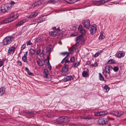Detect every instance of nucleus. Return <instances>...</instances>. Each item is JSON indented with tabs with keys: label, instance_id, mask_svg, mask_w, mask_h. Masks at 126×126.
<instances>
[{
	"label": "nucleus",
	"instance_id": "3c124183",
	"mask_svg": "<svg viewBox=\"0 0 126 126\" xmlns=\"http://www.w3.org/2000/svg\"><path fill=\"white\" fill-rule=\"evenodd\" d=\"M25 47H26V44H24L22 45V46L21 47V50H22L24 49L25 48Z\"/></svg>",
	"mask_w": 126,
	"mask_h": 126
},
{
	"label": "nucleus",
	"instance_id": "f3484780",
	"mask_svg": "<svg viewBox=\"0 0 126 126\" xmlns=\"http://www.w3.org/2000/svg\"><path fill=\"white\" fill-rule=\"evenodd\" d=\"M125 55V54L123 52L120 51L117 54L118 57V58L123 57Z\"/></svg>",
	"mask_w": 126,
	"mask_h": 126
},
{
	"label": "nucleus",
	"instance_id": "6ab92c4d",
	"mask_svg": "<svg viewBox=\"0 0 126 126\" xmlns=\"http://www.w3.org/2000/svg\"><path fill=\"white\" fill-rule=\"evenodd\" d=\"M37 63L40 66H42L44 64V60H39L37 61Z\"/></svg>",
	"mask_w": 126,
	"mask_h": 126
},
{
	"label": "nucleus",
	"instance_id": "2eb2a0df",
	"mask_svg": "<svg viewBox=\"0 0 126 126\" xmlns=\"http://www.w3.org/2000/svg\"><path fill=\"white\" fill-rule=\"evenodd\" d=\"M61 55H66V56L62 60L61 62V63H63L64 62V60L66 59L67 57L69 56V55L70 53L69 52L68 53L67 52H62L61 53Z\"/></svg>",
	"mask_w": 126,
	"mask_h": 126
},
{
	"label": "nucleus",
	"instance_id": "c03bdc74",
	"mask_svg": "<svg viewBox=\"0 0 126 126\" xmlns=\"http://www.w3.org/2000/svg\"><path fill=\"white\" fill-rule=\"evenodd\" d=\"M113 70L115 72L117 71L119 69V68L115 66L113 68Z\"/></svg>",
	"mask_w": 126,
	"mask_h": 126
},
{
	"label": "nucleus",
	"instance_id": "423d86ee",
	"mask_svg": "<svg viewBox=\"0 0 126 126\" xmlns=\"http://www.w3.org/2000/svg\"><path fill=\"white\" fill-rule=\"evenodd\" d=\"M64 116H62L58 118L56 120V122L55 124L57 125L60 126H63L62 124V122H63V119Z\"/></svg>",
	"mask_w": 126,
	"mask_h": 126
},
{
	"label": "nucleus",
	"instance_id": "5701e85b",
	"mask_svg": "<svg viewBox=\"0 0 126 126\" xmlns=\"http://www.w3.org/2000/svg\"><path fill=\"white\" fill-rule=\"evenodd\" d=\"M63 119V122H67L70 121V119L68 117L66 116H64Z\"/></svg>",
	"mask_w": 126,
	"mask_h": 126
},
{
	"label": "nucleus",
	"instance_id": "9b49d317",
	"mask_svg": "<svg viewBox=\"0 0 126 126\" xmlns=\"http://www.w3.org/2000/svg\"><path fill=\"white\" fill-rule=\"evenodd\" d=\"M110 0H100L95 2V3L97 5L102 4L109 1Z\"/></svg>",
	"mask_w": 126,
	"mask_h": 126
},
{
	"label": "nucleus",
	"instance_id": "f704fd0d",
	"mask_svg": "<svg viewBox=\"0 0 126 126\" xmlns=\"http://www.w3.org/2000/svg\"><path fill=\"white\" fill-rule=\"evenodd\" d=\"M81 118L84 119H88L89 120L91 119L92 118L90 117L89 116H83L81 117Z\"/></svg>",
	"mask_w": 126,
	"mask_h": 126
},
{
	"label": "nucleus",
	"instance_id": "473e14b6",
	"mask_svg": "<svg viewBox=\"0 0 126 126\" xmlns=\"http://www.w3.org/2000/svg\"><path fill=\"white\" fill-rule=\"evenodd\" d=\"M44 50H42V52L40 54V56L41 57H42L44 56V58L45 57L46 55L45 54V55H44Z\"/></svg>",
	"mask_w": 126,
	"mask_h": 126
},
{
	"label": "nucleus",
	"instance_id": "4468645a",
	"mask_svg": "<svg viewBox=\"0 0 126 126\" xmlns=\"http://www.w3.org/2000/svg\"><path fill=\"white\" fill-rule=\"evenodd\" d=\"M16 49V48L14 46H12L10 47L8 49V52L10 54H13Z\"/></svg>",
	"mask_w": 126,
	"mask_h": 126
},
{
	"label": "nucleus",
	"instance_id": "7ed1b4c3",
	"mask_svg": "<svg viewBox=\"0 0 126 126\" xmlns=\"http://www.w3.org/2000/svg\"><path fill=\"white\" fill-rule=\"evenodd\" d=\"M9 17L7 18L9 22H11L15 20L18 17V16L16 14L15 15L13 12L10 13L9 15Z\"/></svg>",
	"mask_w": 126,
	"mask_h": 126
},
{
	"label": "nucleus",
	"instance_id": "ddd939ff",
	"mask_svg": "<svg viewBox=\"0 0 126 126\" xmlns=\"http://www.w3.org/2000/svg\"><path fill=\"white\" fill-rule=\"evenodd\" d=\"M52 48V46L51 45H49L46 48L47 53H48L47 55V57H48V58H49V56L50 55V53L51 52V49Z\"/></svg>",
	"mask_w": 126,
	"mask_h": 126
},
{
	"label": "nucleus",
	"instance_id": "4be33fe9",
	"mask_svg": "<svg viewBox=\"0 0 126 126\" xmlns=\"http://www.w3.org/2000/svg\"><path fill=\"white\" fill-rule=\"evenodd\" d=\"M82 75L83 77H87L89 75L87 72L85 71H84L82 72Z\"/></svg>",
	"mask_w": 126,
	"mask_h": 126
},
{
	"label": "nucleus",
	"instance_id": "4d7b16f0",
	"mask_svg": "<svg viewBox=\"0 0 126 126\" xmlns=\"http://www.w3.org/2000/svg\"><path fill=\"white\" fill-rule=\"evenodd\" d=\"M17 63L20 66H21L22 65V63H21L20 61H18L17 62Z\"/></svg>",
	"mask_w": 126,
	"mask_h": 126
},
{
	"label": "nucleus",
	"instance_id": "cd10ccee",
	"mask_svg": "<svg viewBox=\"0 0 126 126\" xmlns=\"http://www.w3.org/2000/svg\"><path fill=\"white\" fill-rule=\"evenodd\" d=\"M102 52V51L101 50H100L97 51L94 55V57H96L98 56Z\"/></svg>",
	"mask_w": 126,
	"mask_h": 126
},
{
	"label": "nucleus",
	"instance_id": "f8f14e48",
	"mask_svg": "<svg viewBox=\"0 0 126 126\" xmlns=\"http://www.w3.org/2000/svg\"><path fill=\"white\" fill-rule=\"evenodd\" d=\"M108 112L107 111H104L97 112L96 113L95 115L97 116H101L106 114Z\"/></svg>",
	"mask_w": 126,
	"mask_h": 126
},
{
	"label": "nucleus",
	"instance_id": "b1692460",
	"mask_svg": "<svg viewBox=\"0 0 126 126\" xmlns=\"http://www.w3.org/2000/svg\"><path fill=\"white\" fill-rule=\"evenodd\" d=\"M47 64L48 68L50 70H51V69L52 67L50 65L49 63V58H48V57H47Z\"/></svg>",
	"mask_w": 126,
	"mask_h": 126
},
{
	"label": "nucleus",
	"instance_id": "f257e3e1",
	"mask_svg": "<svg viewBox=\"0 0 126 126\" xmlns=\"http://www.w3.org/2000/svg\"><path fill=\"white\" fill-rule=\"evenodd\" d=\"M113 69V67L111 65H108L105 67V71H104L103 73L106 78H110L111 77L110 75V71Z\"/></svg>",
	"mask_w": 126,
	"mask_h": 126
},
{
	"label": "nucleus",
	"instance_id": "1a4fd4ad",
	"mask_svg": "<svg viewBox=\"0 0 126 126\" xmlns=\"http://www.w3.org/2000/svg\"><path fill=\"white\" fill-rule=\"evenodd\" d=\"M74 77V76L73 75L66 76L65 78L63 79V81L66 82L67 81H71L73 79Z\"/></svg>",
	"mask_w": 126,
	"mask_h": 126
},
{
	"label": "nucleus",
	"instance_id": "4c0bfd02",
	"mask_svg": "<svg viewBox=\"0 0 126 126\" xmlns=\"http://www.w3.org/2000/svg\"><path fill=\"white\" fill-rule=\"evenodd\" d=\"M48 3L54 4L56 2V1L55 0H49L48 1Z\"/></svg>",
	"mask_w": 126,
	"mask_h": 126
},
{
	"label": "nucleus",
	"instance_id": "e433bc0d",
	"mask_svg": "<svg viewBox=\"0 0 126 126\" xmlns=\"http://www.w3.org/2000/svg\"><path fill=\"white\" fill-rule=\"evenodd\" d=\"M98 65V64L96 62H95L94 63L91 64L90 65V66L91 67H96Z\"/></svg>",
	"mask_w": 126,
	"mask_h": 126
},
{
	"label": "nucleus",
	"instance_id": "69168bd1",
	"mask_svg": "<svg viewBox=\"0 0 126 126\" xmlns=\"http://www.w3.org/2000/svg\"><path fill=\"white\" fill-rule=\"evenodd\" d=\"M45 20L44 19H42V20H41L40 21H39L38 22V23H41V22H43V21H45Z\"/></svg>",
	"mask_w": 126,
	"mask_h": 126
},
{
	"label": "nucleus",
	"instance_id": "9d476101",
	"mask_svg": "<svg viewBox=\"0 0 126 126\" xmlns=\"http://www.w3.org/2000/svg\"><path fill=\"white\" fill-rule=\"evenodd\" d=\"M97 30L96 27L94 26H92L90 30V34L92 35L94 34L96 32Z\"/></svg>",
	"mask_w": 126,
	"mask_h": 126
},
{
	"label": "nucleus",
	"instance_id": "603ef678",
	"mask_svg": "<svg viewBox=\"0 0 126 126\" xmlns=\"http://www.w3.org/2000/svg\"><path fill=\"white\" fill-rule=\"evenodd\" d=\"M9 3L11 4V6L12 7V5H13L15 4V2L13 1H10V3Z\"/></svg>",
	"mask_w": 126,
	"mask_h": 126
},
{
	"label": "nucleus",
	"instance_id": "6e6552de",
	"mask_svg": "<svg viewBox=\"0 0 126 126\" xmlns=\"http://www.w3.org/2000/svg\"><path fill=\"white\" fill-rule=\"evenodd\" d=\"M98 123L100 125H105L108 124L107 119L105 118L99 119L98 121Z\"/></svg>",
	"mask_w": 126,
	"mask_h": 126
},
{
	"label": "nucleus",
	"instance_id": "338daca9",
	"mask_svg": "<svg viewBox=\"0 0 126 126\" xmlns=\"http://www.w3.org/2000/svg\"><path fill=\"white\" fill-rule=\"evenodd\" d=\"M24 112L25 113H30V111H25Z\"/></svg>",
	"mask_w": 126,
	"mask_h": 126
},
{
	"label": "nucleus",
	"instance_id": "5fc2aeb1",
	"mask_svg": "<svg viewBox=\"0 0 126 126\" xmlns=\"http://www.w3.org/2000/svg\"><path fill=\"white\" fill-rule=\"evenodd\" d=\"M114 113L111 112L110 113L111 114L113 115L116 116V113H115V111H114Z\"/></svg>",
	"mask_w": 126,
	"mask_h": 126
},
{
	"label": "nucleus",
	"instance_id": "0eeeda50",
	"mask_svg": "<svg viewBox=\"0 0 126 126\" xmlns=\"http://www.w3.org/2000/svg\"><path fill=\"white\" fill-rule=\"evenodd\" d=\"M82 23L84 27H85L87 29H89L90 27V21L88 20H83L82 22Z\"/></svg>",
	"mask_w": 126,
	"mask_h": 126
},
{
	"label": "nucleus",
	"instance_id": "72a5a7b5",
	"mask_svg": "<svg viewBox=\"0 0 126 126\" xmlns=\"http://www.w3.org/2000/svg\"><path fill=\"white\" fill-rule=\"evenodd\" d=\"M79 31L80 33L82 34H85L86 33L85 30L83 28L82 29H80V30Z\"/></svg>",
	"mask_w": 126,
	"mask_h": 126
},
{
	"label": "nucleus",
	"instance_id": "2f4dec72",
	"mask_svg": "<svg viewBox=\"0 0 126 126\" xmlns=\"http://www.w3.org/2000/svg\"><path fill=\"white\" fill-rule=\"evenodd\" d=\"M104 89L105 90V92H108L110 89V88L108 86L106 85L105 86Z\"/></svg>",
	"mask_w": 126,
	"mask_h": 126
},
{
	"label": "nucleus",
	"instance_id": "bf43d9fd",
	"mask_svg": "<svg viewBox=\"0 0 126 126\" xmlns=\"http://www.w3.org/2000/svg\"><path fill=\"white\" fill-rule=\"evenodd\" d=\"M35 52V51L34 49H32V55L34 54Z\"/></svg>",
	"mask_w": 126,
	"mask_h": 126
},
{
	"label": "nucleus",
	"instance_id": "20e7f679",
	"mask_svg": "<svg viewBox=\"0 0 126 126\" xmlns=\"http://www.w3.org/2000/svg\"><path fill=\"white\" fill-rule=\"evenodd\" d=\"M13 39V37L11 36L5 38L3 41L4 44V45H7L11 43Z\"/></svg>",
	"mask_w": 126,
	"mask_h": 126
},
{
	"label": "nucleus",
	"instance_id": "e2e57ef3",
	"mask_svg": "<svg viewBox=\"0 0 126 126\" xmlns=\"http://www.w3.org/2000/svg\"><path fill=\"white\" fill-rule=\"evenodd\" d=\"M91 63V62L90 61H88L87 62V64H89Z\"/></svg>",
	"mask_w": 126,
	"mask_h": 126
},
{
	"label": "nucleus",
	"instance_id": "de8ad7c7",
	"mask_svg": "<svg viewBox=\"0 0 126 126\" xmlns=\"http://www.w3.org/2000/svg\"><path fill=\"white\" fill-rule=\"evenodd\" d=\"M64 61L65 63H69L70 62V61L68 60V58H67L64 60Z\"/></svg>",
	"mask_w": 126,
	"mask_h": 126
},
{
	"label": "nucleus",
	"instance_id": "dca6fc26",
	"mask_svg": "<svg viewBox=\"0 0 126 126\" xmlns=\"http://www.w3.org/2000/svg\"><path fill=\"white\" fill-rule=\"evenodd\" d=\"M41 1V0H39L37 1L33 2L32 5V6L35 7L41 5L42 4Z\"/></svg>",
	"mask_w": 126,
	"mask_h": 126
},
{
	"label": "nucleus",
	"instance_id": "79ce46f5",
	"mask_svg": "<svg viewBox=\"0 0 126 126\" xmlns=\"http://www.w3.org/2000/svg\"><path fill=\"white\" fill-rule=\"evenodd\" d=\"M75 57L74 56L71 57L70 59V62H71L72 63H74L75 61Z\"/></svg>",
	"mask_w": 126,
	"mask_h": 126
},
{
	"label": "nucleus",
	"instance_id": "37998d69",
	"mask_svg": "<svg viewBox=\"0 0 126 126\" xmlns=\"http://www.w3.org/2000/svg\"><path fill=\"white\" fill-rule=\"evenodd\" d=\"M80 64L79 62L78 63H75L74 64V66L75 68L77 67Z\"/></svg>",
	"mask_w": 126,
	"mask_h": 126
},
{
	"label": "nucleus",
	"instance_id": "a878e982",
	"mask_svg": "<svg viewBox=\"0 0 126 126\" xmlns=\"http://www.w3.org/2000/svg\"><path fill=\"white\" fill-rule=\"evenodd\" d=\"M98 74L99 75V79L101 81L104 80V78L102 74L100 73H99Z\"/></svg>",
	"mask_w": 126,
	"mask_h": 126
},
{
	"label": "nucleus",
	"instance_id": "774afa93",
	"mask_svg": "<svg viewBox=\"0 0 126 126\" xmlns=\"http://www.w3.org/2000/svg\"><path fill=\"white\" fill-rule=\"evenodd\" d=\"M28 53V52L27 51H26V53L24 55L27 56Z\"/></svg>",
	"mask_w": 126,
	"mask_h": 126
},
{
	"label": "nucleus",
	"instance_id": "ea45409f",
	"mask_svg": "<svg viewBox=\"0 0 126 126\" xmlns=\"http://www.w3.org/2000/svg\"><path fill=\"white\" fill-rule=\"evenodd\" d=\"M78 34V32H75L71 34H70V36L71 37L77 36Z\"/></svg>",
	"mask_w": 126,
	"mask_h": 126
},
{
	"label": "nucleus",
	"instance_id": "bb28decb",
	"mask_svg": "<svg viewBox=\"0 0 126 126\" xmlns=\"http://www.w3.org/2000/svg\"><path fill=\"white\" fill-rule=\"evenodd\" d=\"M108 63L109 64H114L115 63V61L113 59H110L108 61Z\"/></svg>",
	"mask_w": 126,
	"mask_h": 126
},
{
	"label": "nucleus",
	"instance_id": "c9c22d12",
	"mask_svg": "<svg viewBox=\"0 0 126 126\" xmlns=\"http://www.w3.org/2000/svg\"><path fill=\"white\" fill-rule=\"evenodd\" d=\"M78 25L77 24H74L72 25V29L73 30H75L77 29Z\"/></svg>",
	"mask_w": 126,
	"mask_h": 126
},
{
	"label": "nucleus",
	"instance_id": "a18cd8bd",
	"mask_svg": "<svg viewBox=\"0 0 126 126\" xmlns=\"http://www.w3.org/2000/svg\"><path fill=\"white\" fill-rule=\"evenodd\" d=\"M104 36L103 35H100L99 37V39L101 40L102 39H104Z\"/></svg>",
	"mask_w": 126,
	"mask_h": 126
},
{
	"label": "nucleus",
	"instance_id": "6e6d98bb",
	"mask_svg": "<svg viewBox=\"0 0 126 126\" xmlns=\"http://www.w3.org/2000/svg\"><path fill=\"white\" fill-rule=\"evenodd\" d=\"M41 50L40 49H39L36 52V54L37 55H39V53L40 52Z\"/></svg>",
	"mask_w": 126,
	"mask_h": 126
},
{
	"label": "nucleus",
	"instance_id": "a19ab883",
	"mask_svg": "<svg viewBox=\"0 0 126 126\" xmlns=\"http://www.w3.org/2000/svg\"><path fill=\"white\" fill-rule=\"evenodd\" d=\"M25 70L27 72L28 74L30 75H32V73L30 72L28 69L27 67H26Z\"/></svg>",
	"mask_w": 126,
	"mask_h": 126
},
{
	"label": "nucleus",
	"instance_id": "052dcab7",
	"mask_svg": "<svg viewBox=\"0 0 126 126\" xmlns=\"http://www.w3.org/2000/svg\"><path fill=\"white\" fill-rule=\"evenodd\" d=\"M78 44H79L78 42H77V43H76V44L74 45V46H75L77 47L78 45Z\"/></svg>",
	"mask_w": 126,
	"mask_h": 126
},
{
	"label": "nucleus",
	"instance_id": "39448f33",
	"mask_svg": "<svg viewBox=\"0 0 126 126\" xmlns=\"http://www.w3.org/2000/svg\"><path fill=\"white\" fill-rule=\"evenodd\" d=\"M69 66L68 65L64 64L62 70V74L64 75H66L68 73Z\"/></svg>",
	"mask_w": 126,
	"mask_h": 126
},
{
	"label": "nucleus",
	"instance_id": "7c9ffc66",
	"mask_svg": "<svg viewBox=\"0 0 126 126\" xmlns=\"http://www.w3.org/2000/svg\"><path fill=\"white\" fill-rule=\"evenodd\" d=\"M82 38V35H79L78 36L76 39V41L77 42L80 40Z\"/></svg>",
	"mask_w": 126,
	"mask_h": 126
},
{
	"label": "nucleus",
	"instance_id": "c756f323",
	"mask_svg": "<svg viewBox=\"0 0 126 126\" xmlns=\"http://www.w3.org/2000/svg\"><path fill=\"white\" fill-rule=\"evenodd\" d=\"M48 71L46 69L44 70V76L46 77H47L48 75Z\"/></svg>",
	"mask_w": 126,
	"mask_h": 126
},
{
	"label": "nucleus",
	"instance_id": "412c9836",
	"mask_svg": "<svg viewBox=\"0 0 126 126\" xmlns=\"http://www.w3.org/2000/svg\"><path fill=\"white\" fill-rule=\"evenodd\" d=\"M115 113H116V116L118 117L120 116L123 114V113L122 112L119 111H115Z\"/></svg>",
	"mask_w": 126,
	"mask_h": 126
},
{
	"label": "nucleus",
	"instance_id": "393cba45",
	"mask_svg": "<svg viewBox=\"0 0 126 126\" xmlns=\"http://www.w3.org/2000/svg\"><path fill=\"white\" fill-rule=\"evenodd\" d=\"M9 20H8L7 18L4 20L1 21L0 22V23L1 24H6L7 23H9Z\"/></svg>",
	"mask_w": 126,
	"mask_h": 126
},
{
	"label": "nucleus",
	"instance_id": "58836bf2",
	"mask_svg": "<svg viewBox=\"0 0 126 126\" xmlns=\"http://www.w3.org/2000/svg\"><path fill=\"white\" fill-rule=\"evenodd\" d=\"M27 56L24 55V56L22 57V60L23 62H26L27 61Z\"/></svg>",
	"mask_w": 126,
	"mask_h": 126
},
{
	"label": "nucleus",
	"instance_id": "09e8293b",
	"mask_svg": "<svg viewBox=\"0 0 126 126\" xmlns=\"http://www.w3.org/2000/svg\"><path fill=\"white\" fill-rule=\"evenodd\" d=\"M31 40H29L26 43V44L27 45H32V43L31 42Z\"/></svg>",
	"mask_w": 126,
	"mask_h": 126
},
{
	"label": "nucleus",
	"instance_id": "49530a36",
	"mask_svg": "<svg viewBox=\"0 0 126 126\" xmlns=\"http://www.w3.org/2000/svg\"><path fill=\"white\" fill-rule=\"evenodd\" d=\"M32 17H35L37 15L38 13L37 12H35L33 14L32 13Z\"/></svg>",
	"mask_w": 126,
	"mask_h": 126
},
{
	"label": "nucleus",
	"instance_id": "a211bd4d",
	"mask_svg": "<svg viewBox=\"0 0 126 126\" xmlns=\"http://www.w3.org/2000/svg\"><path fill=\"white\" fill-rule=\"evenodd\" d=\"M26 21V20L25 19L22 20L20 21L19 22L18 24L16 25V26L17 27L18 26H20L25 22Z\"/></svg>",
	"mask_w": 126,
	"mask_h": 126
},
{
	"label": "nucleus",
	"instance_id": "f03ea898",
	"mask_svg": "<svg viewBox=\"0 0 126 126\" xmlns=\"http://www.w3.org/2000/svg\"><path fill=\"white\" fill-rule=\"evenodd\" d=\"M1 8L2 12H4L12 8V7L11 4L7 3L2 5Z\"/></svg>",
	"mask_w": 126,
	"mask_h": 126
},
{
	"label": "nucleus",
	"instance_id": "13d9d810",
	"mask_svg": "<svg viewBox=\"0 0 126 126\" xmlns=\"http://www.w3.org/2000/svg\"><path fill=\"white\" fill-rule=\"evenodd\" d=\"M3 64L2 62L1 61H0V67L2 66Z\"/></svg>",
	"mask_w": 126,
	"mask_h": 126
},
{
	"label": "nucleus",
	"instance_id": "aec40b11",
	"mask_svg": "<svg viewBox=\"0 0 126 126\" xmlns=\"http://www.w3.org/2000/svg\"><path fill=\"white\" fill-rule=\"evenodd\" d=\"M5 89L4 88H0V96H2L5 92Z\"/></svg>",
	"mask_w": 126,
	"mask_h": 126
},
{
	"label": "nucleus",
	"instance_id": "864d4df0",
	"mask_svg": "<svg viewBox=\"0 0 126 126\" xmlns=\"http://www.w3.org/2000/svg\"><path fill=\"white\" fill-rule=\"evenodd\" d=\"M36 42H39L40 41V38L39 37L37 38L36 40Z\"/></svg>",
	"mask_w": 126,
	"mask_h": 126
},
{
	"label": "nucleus",
	"instance_id": "c85d7f7f",
	"mask_svg": "<svg viewBox=\"0 0 126 126\" xmlns=\"http://www.w3.org/2000/svg\"><path fill=\"white\" fill-rule=\"evenodd\" d=\"M49 34L50 35H51L53 36H55L57 35V33L55 32H50Z\"/></svg>",
	"mask_w": 126,
	"mask_h": 126
},
{
	"label": "nucleus",
	"instance_id": "0e129e2a",
	"mask_svg": "<svg viewBox=\"0 0 126 126\" xmlns=\"http://www.w3.org/2000/svg\"><path fill=\"white\" fill-rule=\"evenodd\" d=\"M52 29L53 30H56V29L55 27H53L52 28Z\"/></svg>",
	"mask_w": 126,
	"mask_h": 126
},
{
	"label": "nucleus",
	"instance_id": "8fccbe9b",
	"mask_svg": "<svg viewBox=\"0 0 126 126\" xmlns=\"http://www.w3.org/2000/svg\"><path fill=\"white\" fill-rule=\"evenodd\" d=\"M78 29V30H80V29H83V26L81 25H80Z\"/></svg>",
	"mask_w": 126,
	"mask_h": 126
},
{
	"label": "nucleus",
	"instance_id": "680f3d73",
	"mask_svg": "<svg viewBox=\"0 0 126 126\" xmlns=\"http://www.w3.org/2000/svg\"><path fill=\"white\" fill-rule=\"evenodd\" d=\"M108 119L109 120H114V119L113 118H108Z\"/></svg>",
	"mask_w": 126,
	"mask_h": 126
}]
</instances>
